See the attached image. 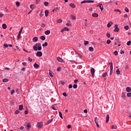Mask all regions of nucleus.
Listing matches in <instances>:
<instances>
[{
  "instance_id": "nucleus-1",
  "label": "nucleus",
  "mask_w": 131,
  "mask_h": 131,
  "mask_svg": "<svg viewBox=\"0 0 131 131\" xmlns=\"http://www.w3.org/2000/svg\"><path fill=\"white\" fill-rule=\"evenodd\" d=\"M42 123V122H37L36 124V127L38 128H41L43 125V124Z\"/></svg>"
},
{
  "instance_id": "nucleus-2",
  "label": "nucleus",
  "mask_w": 131,
  "mask_h": 131,
  "mask_svg": "<svg viewBox=\"0 0 131 131\" xmlns=\"http://www.w3.org/2000/svg\"><path fill=\"white\" fill-rule=\"evenodd\" d=\"M41 49H42L41 46H39L38 47L35 46H33V50L35 51H36L37 50L38 51H41Z\"/></svg>"
},
{
  "instance_id": "nucleus-3",
  "label": "nucleus",
  "mask_w": 131,
  "mask_h": 131,
  "mask_svg": "<svg viewBox=\"0 0 131 131\" xmlns=\"http://www.w3.org/2000/svg\"><path fill=\"white\" fill-rule=\"evenodd\" d=\"M85 3H95V1L93 0H85L81 2V5L82 4H85Z\"/></svg>"
},
{
  "instance_id": "nucleus-4",
  "label": "nucleus",
  "mask_w": 131,
  "mask_h": 131,
  "mask_svg": "<svg viewBox=\"0 0 131 131\" xmlns=\"http://www.w3.org/2000/svg\"><path fill=\"white\" fill-rule=\"evenodd\" d=\"M115 29L114 30V31L115 32H118L119 31V29L118 28V25L117 24H116L114 26Z\"/></svg>"
},
{
  "instance_id": "nucleus-5",
  "label": "nucleus",
  "mask_w": 131,
  "mask_h": 131,
  "mask_svg": "<svg viewBox=\"0 0 131 131\" xmlns=\"http://www.w3.org/2000/svg\"><path fill=\"white\" fill-rule=\"evenodd\" d=\"M95 122L97 127H100V126L99 125V120L98 119V117L95 118Z\"/></svg>"
},
{
  "instance_id": "nucleus-6",
  "label": "nucleus",
  "mask_w": 131,
  "mask_h": 131,
  "mask_svg": "<svg viewBox=\"0 0 131 131\" xmlns=\"http://www.w3.org/2000/svg\"><path fill=\"white\" fill-rule=\"evenodd\" d=\"M36 56H37V57H41V56H42V52L40 51L37 52L36 53Z\"/></svg>"
},
{
  "instance_id": "nucleus-7",
  "label": "nucleus",
  "mask_w": 131,
  "mask_h": 131,
  "mask_svg": "<svg viewBox=\"0 0 131 131\" xmlns=\"http://www.w3.org/2000/svg\"><path fill=\"white\" fill-rule=\"evenodd\" d=\"M64 31H69V28L65 27L61 30V32H64Z\"/></svg>"
},
{
  "instance_id": "nucleus-8",
  "label": "nucleus",
  "mask_w": 131,
  "mask_h": 131,
  "mask_svg": "<svg viewBox=\"0 0 131 131\" xmlns=\"http://www.w3.org/2000/svg\"><path fill=\"white\" fill-rule=\"evenodd\" d=\"M91 73L92 74L93 77H94V75H95V69L92 68V69H91Z\"/></svg>"
},
{
  "instance_id": "nucleus-9",
  "label": "nucleus",
  "mask_w": 131,
  "mask_h": 131,
  "mask_svg": "<svg viewBox=\"0 0 131 131\" xmlns=\"http://www.w3.org/2000/svg\"><path fill=\"white\" fill-rule=\"evenodd\" d=\"M57 61H58V62H60V63L64 62V60L62 58L59 57L57 58Z\"/></svg>"
},
{
  "instance_id": "nucleus-10",
  "label": "nucleus",
  "mask_w": 131,
  "mask_h": 131,
  "mask_svg": "<svg viewBox=\"0 0 131 131\" xmlns=\"http://www.w3.org/2000/svg\"><path fill=\"white\" fill-rule=\"evenodd\" d=\"M113 25V22H112V21H110V22L107 24V26L108 28H109L111 27V26Z\"/></svg>"
},
{
  "instance_id": "nucleus-11",
  "label": "nucleus",
  "mask_w": 131,
  "mask_h": 131,
  "mask_svg": "<svg viewBox=\"0 0 131 131\" xmlns=\"http://www.w3.org/2000/svg\"><path fill=\"white\" fill-rule=\"evenodd\" d=\"M70 7H71V8H73V9H75L76 6L75 4L73 3H71L70 4Z\"/></svg>"
},
{
  "instance_id": "nucleus-12",
  "label": "nucleus",
  "mask_w": 131,
  "mask_h": 131,
  "mask_svg": "<svg viewBox=\"0 0 131 131\" xmlns=\"http://www.w3.org/2000/svg\"><path fill=\"white\" fill-rule=\"evenodd\" d=\"M106 123H108L109 122V115H107L106 117Z\"/></svg>"
},
{
  "instance_id": "nucleus-13",
  "label": "nucleus",
  "mask_w": 131,
  "mask_h": 131,
  "mask_svg": "<svg viewBox=\"0 0 131 131\" xmlns=\"http://www.w3.org/2000/svg\"><path fill=\"white\" fill-rule=\"evenodd\" d=\"M92 17H94V18H98V17H99V15L97 13H93L92 14Z\"/></svg>"
},
{
  "instance_id": "nucleus-14",
  "label": "nucleus",
  "mask_w": 131,
  "mask_h": 131,
  "mask_svg": "<svg viewBox=\"0 0 131 131\" xmlns=\"http://www.w3.org/2000/svg\"><path fill=\"white\" fill-rule=\"evenodd\" d=\"M99 8L100 9L101 12H102L103 11L104 8L103 7V6L102 7V4H99Z\"/></svg>"
},
{
  "instance_id": "nucleus-15",
  "label": "nucleus",
  "mask_w": 131,
  "mask_h": 131,
  "mask_svg": "<svg viewBox=\"0 0 131 131\" xmlns=\"http://www.w3.org/2000/svg\"><path fill=\"white\" fill-rule=\"evenodd\" d=\"M53 121V119H51L50 120H49V121H47V122L46 123V125H48V124H50L51 123V122H52Z\"/></svg>"
},
{
  "instance_id": "nucleus-16",
  "label": "nucleus",
  "mask_w": 131,
  "mask_h": 131,
  "mask_svg": "<svg viewBox=\"0 0 131 131\" xmlns=\"http://www.w3.org/2000/svg\"><path fill=\"white\" fill-rule=\"evenodd\" d=\"M23 30V27H21V29H20L19 32H18V36H20V35H21V33H22Z\"/></svg>"
},
{
  "instance_id": "nucleus-17",
  "label": "nucleus",
  "mask_w": 131,
  "mask_h": 131,
  "mask_svg": "<svg viewBox=\"0 0 131 131\" xmlns=\"http://www.w3.org/2000/svg\"><path fill=\"white\" fill-rule=\"evenodd\" d=\"M50 33H51V31L50 30H47L45 31V34L46 35H49V34H50Z\"/></svg>"
},
{
  "instance_id": "nucleus-18",
  "label": "nucleus",
  "mask_w": 131,
  "mask_h": 131,
  "mask_svg": "<svg viewBox=\"0 0 131 131\" xmlns=\"http://www.w3.org/2000/svg\"><path fill=\"white\" fill-rule=\"evenodd\" d=\"M126 91L128 93H129V92H131V88H130V87H127L126 88Z\"/></svg>"
},
{
  "instance_id": "nucleus-19",
  "label": "nucleus",
  "mask_w": 131,
  "mask_h": 131,
  "mask_svg": "<svg viewBox=\"0 0 131 131\" xmlns=\"http://www.w3.org/2000/svg\"><path fill=\"white\" fill-rule=\"evenodd\" d=\"M121 98H122L123 99H125V98H126V96L125 95V93H124L123 92L122 93Z\"/></svg>"
},
{
  "instance_id": "nucleus-20",
  "label": "nucleus",
  "mask_w": 131,
  "mask_h": 131,
  "mask_svg": "<svg viewBox=\"0 0 131 131\" xmlns=\"http://www.w3.org/2000/svg\"><path fill=\"white\" fill-rule=\"evenodd\" d=\"M34 68H39V65H38V64L35 63L34 64Z\"/></svg>"
},
{
  "instance_id": "nucleus-21",
  "label": "nucleus",
  "mask_w": 131,
  "mask_h": 131,
  "mask_svg": "<svg viewBox=\"0 0 131 131\" xmlns=\"http://www.w3.org/2000/svg\"><path fill=\"white\" fill-rule=\"evenodd\" d=\"M2 28L3 29H7V25H6V24H3L2 25Z\"/></svg>"
},
{
  "instance_id": "nucleus-22",
  "label": "nucleus",
  "mask_w": 131,
  "mask_h": 131,
  "mask_svg": "<svg viewBox=\"0 0 131 131\" xmlns=\"http://www.w3.org/2000/svg\"><path fill=\"white\" fill-rule=\"evenodd\" d=\"M58 10H59V7H56L53 10L52 12L53 13H54V12H57Z\"/></svg>"
},
{
  "instance_id": "nucleus-23",
  "label": "nucleus",
  "mask_w": 131,
  "mask_h": 131,
  "mask_svg": "<svg viewBox=\"0 0 131 131\" xmlns=\"http://www.w3.org/2000/svg\"><path fill=\"white\" fill-rule=\"evenodd\" d=\"M40 39H41V40H46V37L45 36H41Z\"/></svg>"
},
{
  "instance_id": "nucleus-24",
  "label": "nucleus",
  "mask_w": 131,
  "mask_h": 131,
  "mask_svg": "<svg viewBox=\"0 0 131 131\" xmlns=\"http://www.w3.org/2000/svg\"><path fill=\"white\" fill-rule=\"evenodd\" d=\"M33 41H37V40H38V38L37 37H34L33 38Z\"/></svg>"
},
{
  "instance_id": "nucleus-25",
  "label": "nucleus",
  "mask_w": 131,
  "mask_h": 131,
  "mask_svg": "<svg viewBox=\"0 0 131 131\" xmlns=\"http://www.w3.org/2000/svg\"><path fill=\"white\" fill-rule=\"evenodd\" d=\"M19 110H20V111L23 110V105H19Z\"/></svg>"
},
{
  "instance_id": "nucleus-26",
  "label": "nucleus",
  "mask_w": 131,
  "mask_h": 131,
  "mask_svg": "<svg viewBox=\"0 0 131 131\" xmlns=\"http://www.w3.org/2000/svg\"><path fill=\"white\" fill-rule=\"evenodd\" d=\"M70 18H71V19H72L73 20H75V19H76V17L73 15H71L70 16Z\"/></svg>"
},
{
  "instance_id": "nucleus-27",
  "label": "nucleus",
  "mask_w": 131,
  "mask_h": 131,
  "mask_svg": "<svg viewBox=\"0 0 131 131\" xmlns=\"http://www.w3.org/2000/svg\"><path fill=\"white\" fill-rule=\"evenodd\" d=\"M3 82H8L9 81V79L8 78H5L3 79Z\"/></svg>"
},
{
  "instance_id": "nucleus-28",
  "label": "nucleus",
  "mask_w": 131,
  "mask_h": 131,
  "mask_svg": "<svg viewBox=\"0 0 131 131\" xmlns=\"http://www.w3.org/2000/svg\"><path fill=\"white\" fill-rule=\"evenodd\" d=\"M110 70H113V63H112V61L111 62Z\"/></svg>"
},
{
  "instance_id": "nucleus-29",
  "label": "nucleus",
  "mask_w": 131,
  "mask_h": 131,
  "mask_svg": "<svg viewBox=\"0 0 131 131\" xmlns=\"http://www.w3.org/2000/svg\"><path fill=\"white\" fill-rule=\"evenodd\" d=\"M90 52H94V48L90 47L89 49Z\"/></svg>"
},
{
  "instance_id": "nucleus-30",
  "label": "nucleus",
  "mask_w": 131,
  "mask_h": 131,
  "mask_svg": "<svg viewBox=\"0 0 131 131\" xmlns=\"http://www.w3.org/2000/svg\"><path fill=\"white\" fill-rule=\"evenodd\" d=\"M45 16L46 17H48V16H49V11L48 10L45 11Z\"/></svg>"
},
{
  "instance_id": "nucleus-31",
  "label": "nucleus",
  "mask_w": 131,
  "mask_h": 131,
  "mask_svg": "<svg viewBox=\"0 0 131 131\" xmlns=\"http://www.w3.org/2000/svg\"><path fill=\"white\" fill-rule=\"evenodd\" d=\"M27 127H28V128H30V127H31V125L30 124V123H27Z\"/></svg>"
},
{
  "instance_id": "nucleus-32",
  "label": "nucleus",
  "mask_w": 131,
  "mask_h": 131,
  "mask_svg": "<svg viewBox=\"0 0 131 131\" xmlns=\"http://www.w3.org/2000/svg\"><path fill=\"white\" fill-rule=\"evenodd\" d=\"M4 48V49H7V48H8V47H9V45L6 43H4L3 45Z\"/></svg>"
},
{
  "instance_id": "nucleus-33",
  "label": "nucleus",
  "mask_w": 131,
  "mask_h": 131,
  "mask_svg": "<svg viewBox=\"0 0 131 131\" xmlns=\"http://www.w3.org/2000/svg\"><path fill=\"white\" fill-rule=\"evenodd\" d=\"M124 28L126 30H128V29H129V27H128V26H125Z\"/></svg>"
},
{
  "instance_id": "nucleus-34",
  "label": "nucleus",
  "mask_w": 131,
  "mask_h": 131,
  "mask_svg": "<svg viewBox=\"0 0 131 131\" xmlns=\"http://www.w3.org/2000/svg\"><path fill=\"white\" fill-rule=\"evenodd\" d=\"M44 5L45 6V7H48V6H49V2H44Z\"/></svg>"
},
{
  "instance_id": "nucleus-35",
  "label": "nucleus",
  "mask_w": 131,
  "mask_h": 131,
  "mask_svg": "<svg viewBox=\"0 0 131 131\" xmlns=\"http://www.w3.org/2000/svg\"><path fill=\"white\" fill-rule=\"evenodd\" d=\"M35 47H41V44H40V43H36L35 44Z\"/></svg>"
},
{
  "instance_id": "nucleus-36",
  "label": "nucleus",
  "mask_w": 131,
  "mask_h": 131,
  "mask_svg": "<svg viewBox=\"0 0 131 131\" xmlns=\"http://www.w3.org/2000/svg\"><path fill=\"white\" fill-rule=\"evenodd\" d=\"M114 12H118L120 14H121V11L119 9H115Z\"/></svg>"
},
{
  "instance_id": "nucleus-37",
  "label": "nucleus",
  "mask_w": 131,
  "mask_h": 131,
  "mask_svg": "<svg viewBox=\"0 0 131 131\" xmlns=\"http://www.w3.org/2000/svg\"><path fill=\"white\" fill-rule=\"evenodd\" d=\"M59 116H60V118L63 119V116L62 115V113H61V112H59Z\"/></svg>"
},
{
  "instance_id": "nucleus-38",
  "label": "nucleus",
  "mask_w": 131,
  "mask_h": 131,
  "mask_svg": "<svg viewBox=\"0 0 131 131\" xmlns=\"http://www.w3.org/2000/svg\"><path fill=\"white\" fill-rule=\"evenodd\" d=\"M116 128H117V126H116L115 125H112V129H116Z\"/></svg>"
},
{
  "instance_id": "nucleus-39",
  "label": "nucleus",
  "mask_w": 131,
  "mask_h": 131,
  "mask_svg": "<svg viewBox=\"0 0 131 131\" xmlns=\"http://www.w3.org/2000/svg\"><path fill=\"white\" fill-rule=\"evenodd\" d=\"M62 22H63V20L61 19H59L57 21V23H62Z\"/></svg>"
},
{
  "instance_id": "nucleus-40",
  "label": "nucleus",
  "mask_w": 131,
  "mask_h": 131,
  "mask_svg": "<svg viewBox=\"0 0 131 131\" xmlns=\"http://www.w3.org/2000/svg\"><path fill=\"white\" fill-rule=\"evenodd\" d=\"M108 73L107 72H105L104 74L102 75V77H106L107 76Z\"/></svg>"
},
{
  "instance_id": "nucleus-41",
  "label": "nucleus",
  "mask_w": 131,
  "mask_h": 131,
  "mask_svg": "<svg viewBox=\"0 0 131 131\" xmlns=\"http://www.w3.org/2000/svg\"><path fill=\"white\" fill-rule=\"evenodd\" d=\"M116 73H117V74H118V75L120 74V71H119V69H118L116 70Z\"/></svg>"
},
{
  "instance_id": "nucleus-42",
  "label": "nucleus",
  "mask_w": 131,
  "mask_h": 131,
  "mask_svg": "<svg viewBox=\"0 0 131 131\" xmlns=\"http://www.w3.org/2000/svg\"><path fill=\"white\" fill-rule=\"evenodd\" d=\"M84 46H88V45H89V41L86 40H84Z\"/></svg>"
},
{
  "instance_id": "nucleus-43",
  "label": "nucleus",
  "mask_w": 131,
  "mask_h": 131,
  "mask_svg": "<svg viewBox=\"0 0 131 131\" xmlns=\"http://www.w3.org/2000/svg\"><path fill=\"white\" fill-rule=\"evenodd\" d=\"M106 36H107V37H108L109 38L111 37V35H110V33H107Z\"/></svg>"
},
{
  "instance_id": "nucleus-44",
  "label": "nucleus",
  "mask_w": 131,
  "mask_h": 131,
  "mask_svg": "<svg viewBox=\"0 0 131 131\" xmlns=\"http://www.w3.org/2000/svg\"><path fill=\"white\" fill-rule=\"evenodd\" d=\"M16 5L17 7H20V2H16Z\"/></svg>"
},
{
  "instance_id": "nucleus-45",
  "label": "nucleus",
  "mask_w": 131,
  "mask_h": 131,
  "mask_svg": "<svg viewBox=\"0 0 131 131\" xmlns=\"http://www.w3.org/2000/svg\"><path fill=\"white\" fill-rule=\"evenodd\" d=\"M42 47H47L48 46V42H45V43L42 44Z\"/></svg>"
},
{
  "instance_id": "nucleus-46",
  "label": "nucleus",
  "mask_w": 131,
  "mask_h": 131,
  "mask_svg": "<svg viewBox=\"0 0 131 131\" xmlns=\"http://www.w3.org/2000/svg\"><path fill=\"white\" fill-rule=\"evenodd\" d=\"M125 12H126L127 13H128V12H129V10H128V8H127V7H125Z\"/></svg>"
},
{
  "instance_id": "nucleus-47",
  "label": "nucleus",
  "mask_w": 131,
  "mask_h": 131,
  "mask_svg": "<svg viewBox=\"0 0 131 131\" xmlns=\"http://www.w3.org/2000/svg\"><path fill=\"white\" fill-rule=\"evenodd\" d=\"M114 55H115V56H117V55H118V52H117V51H115L114 52Z\"/></svg>"
},
{
  "instance_id": "nucleus-48",
  "label": "nucleus",
  "mask_w": 131,
  "mask_h": 131,
  "mask_svg": "<svg viewBox=\"0 0 131 131\" xmlns=\"http://www.w3.org/2000/svg\"><path fill=\"white\" fill-rule=\"evenodd\" d=\"M67 26H72V23H67Z\"/></svg>"
},
{
  "instance_id": "nucleus-49",
  "label": "nucleus",
  "mask_w": 131,
  "mask_h": 131,
  "mask_svg": "<svg viewBox=\"0 0 131 131\" xmlns=\"http://www.w3.org/2000/svg\"><path fill=\"white\" fill-rule=\"evenodd\" d=\"M63 96H64V97H68V95L67 94H66V93H62Z\"/></svg>"
},
{
  "instance_id": "nucleus-50",
  "label": "nucleus",
  "mask_w": 131,
  "mask_h": 131,
  "mask_svg": "<svg viewBox=\"0 0 131 131\" xmlns=\"http://www.w3.org/2000/svg\"><path fill=\"white\" fill-rule=\"evenodd\" d=\"M106 43H107V45H110V43H111V40H107L106 41Z\"/></svg>"
},
{
  "instance_id": "nucleus-51",
  "label": "nucleus",
  "mask_w": 131,
  "mask_h": 131,
  "mask_svg": "<svg viewBox=\"0 0 131 131\" xmlns=\"http://www.w3.org/2000/svg\"><path fill=\"white\" fill-rule=\"evenodd\" d=\"M130 44H131V41H130V40H129V41L127 42V43H126L127 46H130Z\"/></svg>"
},
{
  "instance_id": "nucleus-52",
  "label": "nucleus",
  "mask_w": 131,
  "mask_h": 131,
  "mask_svg": "<svg viewBox=\"0 0 131 131\" xmlns=\"http://www.w3.org/2000/svg\"><path fill=\"white\" fill-rule=\"evenodd\" d=\"M70 62H71V63H75V64H77V62H76L74 60H69Z\"/></svg>"
},
{
  "instance_id": "nucleus-53",
  "label": "nucleus",
  "mask_w": 131,
  "mask_h": 131,
  "mask_svg": "<svg viewBox=\"0 0 131 131\" xmlns=\"http://www.w3.org/2000/svg\"><path fill=\"white\" fill-rule=\"evenodd\" d=\"M19 113H20V111H19V110H16L15 112V114H19Z\"/></svg>"
},
{
  "instance_id": "nucleus-54",
  "label": "nucleus",
  "mask_w": 131,
  "mask_h": 131,
  "mask_svg": "<svg viewBox=\"0 0 131 131\" xmlns=\"http://www.w3.org/2000/svg\"><path fill=\"white\" fill-rule=\"evenodd\" d=\"M73 88L74 89H77V84H74L73 85Z\"/></svg>"
},
{
  "instance_id": "nucleus-55",
  "label": "nucleus",
  "mask_w": 131,
  "mask_h": 131,
  "mask_svg": "<svg viewBox=\"0 0 131 131\" xmlns=\"http://www.w3.org/2000/svg\"><path fill=\"white\" fill-rule=\"evenodd\" d=\"M23 51H24V52H26V53H31V51H27V50L25 49H23Z\"/></svg>"
},
{
  "instance_id": "nucleus-56",
  "label": "nucleus",
  "mask_w": 131,
  "mask_h": 131,
  "mask_svg": "<svg viewBox=\"0 0 131 131\" xmlns=\"http://www.w3.org/2000/svg\"><path fill=\"white\" fill-rule=\"evenodd\" d=\"M127 97H131V93H129L127 94Z\"/></svg>"
},
{
  "instance_id": "nucleus-57",
  "label": "nucleus",
  "mask_w": 131,
  "mask_h": 131,
  "mask_svg": "<svg viewBox=\"0 0 131 131\" xmlns=\"http://www.w3.org/2000/svg\"><path fill=\"white\" fill-rule=\"evenodd\" d=\"M28 61H29L30 62H32V59L30 57H28Z\"/></svg>"
},
{
  "instance_id": "nucleus-58",
  "label": "nucleus",
  "mask_w": 131,
  "mask_h": 131,
  "mask_svg": "<svg viewBox=\"0 0 131 131\" xmlns=\"http://www.w3.org/2000/svg\"><path fill=\"white\" fill-rule=\"evenodd\" d=\"M112 73H113V70H110V75H112Z\"/></svg>"
},
{
  "instance_id": "nucleus-59",
  "label": "nucleus",
  "mask_w": 131,
  "mask_h": 131,
  "mask_svg": "<svg viewBox=\"0 0 131 131\" xmlns=\"http://www.w3.org/2000/svg\"><path fill=\"white\" fill-rule=\"evenodd\" d=\"M41 27H42L43 28H45V27H46V24H41Z\"/></svg>"
},
{
  "instance_id": "nucleus-60",
  "label": "nucleus",
  "mask_w": 131,
  "mask_h": 131,
  "mask_svg": "<svg viewBox=\"0 0 131 131\" xmlns=\"http://www.w3.org/2000/svg\"><path fill=\"white\" fill-rule=\"evenodd\" d=\"M77 55H78V56L79 57V58H82V56L81 55H80L79 53H78Z\"/></svg>"
},
{
  "instance_id": "nucleus-61",
  "label": "nucleus",
  "mask_w": 131,
  "mask_h": 131,
  "mask_svg": "<svg viewBox=\"0 0 131 131\" xmlns=\"http://www.w3.org/2000/svg\"><path fill=\"white\" fill-rule=\"evenodd\" d=\"M14 93H15V90H13L11 92V95H13Z\"/></svg>"
},
{
  "instance_id": "nucleus-62",
  "label": "nucleus",
  "mask_w": 131,
  "mask_h": 131,
  "mask_svg": "<svg viewBox=\"0 0 131 131\" xmlns=\"http://www.w3.org/2000/svg\"><path fill=\"white\" fill-rule=\"evenodd\" d=\"M49 75L50 76V77H53V74H52V73L51 72H49Z\"/></svg>"
},
{
  "instance_id": "nucleus-63",
  "label": "nucleus",
  "mask_w": 131,
  "mask_h": 131,
  "mask_svg": "<svg viewBox=\"0 0 131 131\" xmlns=\"http://www.w3.org/2000/svg\"><path fill=\"white\" fill-rule=\"evenodd\" d=\"M57 71H61V68L60 67H59L57 69Z\"/></svg>"
},
{
  "instance_id": "nucleus-64",
  "label": "nucleus",
  "mask_w": 131,
  "mask_h": 131,
  "mask_svg": "<svg viewBox=\"0 0 131 131\" xmlns=\"http://www.w3.org/2000/svg\"><path fill=\"white\" fill-rule=\"evenodd\" d=\"M72 84H70L69 85V89H72Z\"/></svg>"
}]
</instances>
